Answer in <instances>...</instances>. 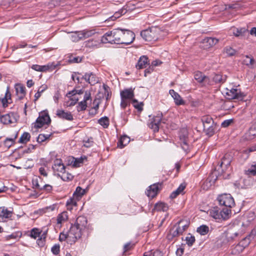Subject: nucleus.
I'll use <instances>...</instances> for the list:
<instances>
[{
  "label": "nucleus",
  "mask_w": 256,
  "mask_h": 256,
  "mask_svg": "<svg viewBox=\"0 0 256 256\" xmlns=\"http://www.w3.org/2000/svg\"><path fill=\"white\" fill-rule=\"evenodd\" d=\"M248 214L250 216L248 217L244 216L243 222L241 224L242 228L240 231L238 230L240 227L238 224H230L225 232V236L228 240L233 239L240 234H242L245 231L246 228L250 226L252 221L254 220V216L252 214Z\"/></svg>",
  "instance_id": "obj_1"
},
{
  "label": "nucleus",
  "mask_w": 256,
  "mask_h": 256,
  "mask_svg": "<svg viewBox=\"0 0 256 256\" xmlns=\"http://www.w3.org/2000/svg\"><path fill=\"white\" fill-rule=\"evenodd\" d=\"M223 162L218 166L210 174L208 177L203 182L202 188L204 190H208L214 184L216 180H220L222 182L224 179V172L222 168Z\"/></svg>",
  "instance_id": "obj_2"
},
{
  "label": "nucleus",
  "mask_w": 256,
  "mask_h": 256,
  "mask_svg": "<svg viewBox=\"0 0 256 256\" xmlns=\"http://www.w3.org/2000/svg\"><path fill=\"white\" fill-rule=\"evenodd\" d=\"M118 32L120 34V36H118V38L120 39L118 44L128 45L132 44L135 39L134 32L130 30L118 28Z\"/></svg>",
  "instance_id": "obj_3"
},
{
  "label": "nucleus",
  "mask_w": 256,
  "mask_h": 256,
  "mask_svg": "<svg viewBox=\"0 0 256 256\" xmlns=\"http://www.w3.org/2000/svg\"><path fill=\"white\" fill-rule=\"evenodd\" d=\"M120 34L118 32V28L114 29L106 32L101 38V42L104 44H118L120 39L118 36Z\"/></svg>",
  "instance_id": "obj_4"
},
{
  "label": "nucleus",
  "mask_w": 256,
  "mask_h": 256,
  "mask_svg": "<svg viewBox=\"0 0 256 256\" xmlns=\"http://www.w3.org/2000/svg\"><path fill=\"white\" fill-rule=\"evenodd\" d=\"M76 226L81 228L86 232V235L88 236L93 230L92 226L88 224L86 218L84 216H80L77 218L74 224Z\"/></svg>",
  "instance_id": "obj_5"
},
{
  "label": "nucleus",
  "mask_w": 256,
  "mask_h": 256,
  "mask_svg": "<svg viewBox=\"0 0 256 256\" xmlns=\"http://www.w3.org/2000/svg\"><path fill=\"white\" fill-rule=\"evenodd\" d=\"M158 33L156 28H149L142 30L140 36L145 41L152 42L158 39Z\"/></svg>",
  "instance_id": "obj_6"
},
{
  "label": "nucleus",
  "mask_w": 256,
  "mask_h": 256,
  "mask_svg": "<svg viewBox=\"0 0 256 256\" xmlns=\"http://www.w3.org/2000/svg\"><path fill=\"white\" fill-rule=\"evenodd\" d=\"M69 238H72V242L74 243L76 240L80 238L82 235L86 234V232L75 224L71 226L68 231Z\"/></svg>",
  "instance_id": "obj_7"
},
{
  "label": "nucleus",
  "mask_w": 256,
  "mask_h": 256,
  "mask_svg": "<svg viewBox=\"0 0 256 256\" xmlns=\"http://www.w3.org/2000/svg\"><path fill=\"white\" fill-rule=\"evenodd\" d=\"M51 120L48 112H41L39 116L36 120L34 124V128H40L44 124H48L50 123Z\"/></svg>",
  "instance_id": "obj_8"
},
{
  "label": "nucleus",
  "mask_w": 256,
  "mask_h": 256,
  "mask_svg": "<svg viewBox=\"0 0 256 256\" xmlns=\"http://www.w3.org/2000/svg\"><path fill=\"white\" fill-rule=\"evenodd\" d=\"M162 117V113L158 112L156 115L154 116L150 120V122L148 124V126L151 129L153 130L154 132H157L158 131Z\"/></svg>",
  "instance_id": "obj_9"
},
{
  "label": "nucleus",
  "mask_w": 256,
  "mask_h": 256,
  "mask_svg": "<svg viewBox=\"0 0 256 256\" xmlns=\"http://www.w3.org/2000/svg\"><path fill=\"white\" fill-rule=\"evenodd\" d=\"M226 98L229 100L232 99L242 100L244 98V94L241 93L236 88L229 89L226 88Z\"/></svg>",
  "instance_id": "obj_10"
},
{
  "label": "nucleus",
  "mask_w": 256,
  "mask_h": 256,
  "mask_svg": "<svg viewBox=\"0 0 256 256\" xmlns=\"http://www.w3.org/2000/svg\"><path fill=\"white\" fill-rule=\"evenodd\" d=\"M223 213H224V208L220 210L217 206L214 207L210 210V215L218 222H222L224 220Z\"/></svg>",
  "instance_id": "obj_11"
},
{
  "label": "nucleus",
  "mask_w": 256,
  "mask_h": 256,
  "mask_svg": "<svg viewBox=\"0 0 256 256\" xmlns=\"http://www.w3.org/2000/svg\"><path fill=\"white\" fill-rule=\"evenodd\" d=\"M179 136L181 140V145L182 148L186 150L188 149V145L187 143V140L188 138V131L186 128L180 129Z\"/></svg>",
  "instance_id": "obj_12"
},
{
  "label": "nucleus",
  "mask_w": 256,
  "mask_h": 256,
  "mask_svg": "<svg viewBox=\"0 0 256 256\" xmlns=\"http://www.w3.org/2000/svg\"><path fill=\"white\" fill-rule=\"evenodd\" d=\"M183 229H180L178 225L174 224L170 230L166 238L169 240H172L174 238L182 234Z\"/></svg>",
  "instance_id": "obj_13"
},
{
  "label": "nucleus",
  "mask_w": 256,
  "mask_h": 256,
  "mask_svg": "<svg viewBox=\"0 0 256 256\" xmlns=\"http://www.w3.org/2000/svg\"><path fill=\"white\" fill-rule=\"evenodd\" d=\"M160 184L159 183H156L150 185L146 192V194L150 198H154L157 195L158 191L160 190Z\"/></svg>",
  "instance_id": "obj_14"
},
{
  "label": "nucleus",
  "mask_w": 256,
  "mask_h": 256,
  "mask_svg": "<svg viewBox=\"0 0 256 256\" xmlns=\"http://www.w3.org/2000/svg\"><path fill=\"white\" fill-rule=\"evenodd\" d=\"M134 88H130L124 89L120 92V98L124 100H131L134 96Z\"/></svg>",
  "instance_id": "obj_15"
},
{
  "label": "nucleus",
  "mask_w": 256,
  "mask_h": 256,
  "mask_svg": "<svg viewBox=\"0 0 256 256\" xmlns=\"http://www.w3.org/2000/svg\"><path fill=\"white\" fill-rule=\"evenodd\" d=\"M1 100V104L2 108H6L8 106V104L12 103V94L10 92V87L8 86L4 96V98H0Z\"/></svg>",
  "instance_id": "obj_16"
},
{
  "label": "nucleus",
  "mask_w": 256,
  "mask_h": 256,
  "mask_svg": "<svg viewBox=\"0 0 256 256\" xmlns=\"http://www.w3.org/2000/svg\"><path fill=\"white\" fill-rule=\"evenodd\" d=\"M15 118L14 114L12 112L6 114L4 115H0V121L4 124H8L14 122Z\"/></svg>",
  "instance_id": "obj_17"
},
{
  "label": "nucleus",
  "mask_w": 256,
  "mask_h": 256,
  "mask_svg": "<svg viewBox=\"0 0 256 256\" xmlns=\"http://www.w3.org/2000/svg\"><path fill=\"white\" fill-rule=\"evenodd\" d=\"M56 116L60 118L68 120H72L74 118L71 112H65L64 110L58 109L56 110Z\"/></svg>",
  "instance_id": "obj_18"
},
{
  "label": "nucleus",
  "mask_w": 256,
  "mask_h": 256,
  "mask_svg": "<svg viewBox=\"0 0 256 256\" xmlns=\"http://www.w3.org/2000/svg\"><path fill=\"white\" fill-rule=\"evenodd\" d=\"M256 235V230H252L250 234L244 238L240 242L242 246L244 248L248 246L252 239L254 238Z\"/></svg>",
  "instance_id": "obj_19"
},
{
  "label": "nucleus",
  "mask_w": 256,
  "mask_h": 256,
  "mask_svg": "<svg viewBox=\"0 0 256 256\" xmlns=\"http://www.w3.org/2000/svg\"><path fill=\"white\" fill-rule=\"evenodd\" d=\"M14 88L18 100L23 99L26 96L25 87L20 84H16Z\"/></svg>",
  "instance_id": "obj_20"
},
{
  "label": "nucleus",
  "mask_w": 256,
  "mask_h": 256,
  "mask_svg": "<svg viewBox=\"0 0 256 256\" xmlns=\"http://www.w3.org/2000/svg\"><path fill=\"white\" fill-rule=\"evenodd\" d=\"M82 78L85 80L86 82H88L91 85H94L98 83V78L92 72L86 74L82 76Z\"/></svg>",
  "instance_id": "obj_21"
},
{
  "label": "nucleus",
  "mask_w": 256,
  "mask_h": 256,
  "mask_svg": "<svg viewBox=\"0 0 256 256\" xmlns=\"http://www.w3.org/2000/svg\"><path fill=\"white\" fill-rule=\"evenodd\" d=\"M52 168L54 172L56 171L62 173L64 172L66 168L61 159H56L54 161V164L52 166Z\"/></svg>",
  "instance_id": "obj_22"
},
{
  "label": "nucleus",
  "mask_w": 256,
  "mask_h": 256,
  "mask_svg": "<svg viewBox=\"0 0 256 256\" xmlns=\"http://www.w3.org/2000/svg\"><path fill=\"white\" fill-rule=\"evenodd\" d=\"M128 6L127 5L124 6L120 9L116 11L114 15L110 18L112 20H114L126 14L128 11Z\"/></svg>",
  "instance_id": "obj_23"
},
{
  "label": "nucleus",
  "mask_w": 256,
  "mask_h": 256,
  "mask_svg": "<svg viewBox=\"0 0 256 256\" xmlns=\"http://www.w3.org/2000/svg\"><path fill=\"white\" fill-rule=\"evenodd\" d=\"M170 94L172 96L174 100V102L176 105L180 106L184 104V102L181 96L178 93L176 92L174 90H170Z\"/></svg>",
  "instance_id": "obj_24"
},
{
  "label": "nucleus",
  "mask_w": 256,
  "mask_h": 256,
  "mask_svg": "<svg viewBox=\"0 0 256 256\" xmlns=\"http://www.w3.org/2000/svg\"><path fill=\"white\" fill-rule=\"evenodd\" d=\"M148 63V58L146 56H143L140 57L138 63L136 65V68L138 69H142L146 68Z\"/></svg>",
  "instance_id": "obj_25"
},
{
  "label": "nucleus",
  "mask_w": 256,
  "mask_h": 256,
  "mask_svg": "<svg viewBox=\"0 0 256 256\" xmlns=\"http://www.w3.org/2000/svg\"><path fill=\"white\" fill-rule=\"evenodd\" d=\"M12 212L4 206L0 207V218L2 220L8 218L12 216Z\"/></svg>",
  "instance_id": "obj_26"
},
{
  "label": "nucleus",
  "mask_w": 256,
  "mask_h": 256,
  "mask_svg": "<svg viewBox=\"0 0 256 256\" xmlns=\"http://www.w3.org/2000/svg\"><path fill=\"white\" fill-rule=\"evenodd\" d=\"M235 205L234 198L230 194H225V207L232 208Z\"/></svg>",
  "instance_id": "obj_27"
},
{
  "label": "nucleus",
  "mask_w": 256,
  "mask_h": 256,
  "mask_svg": "<svg viewBox=\"0 0 256 256\" xmlns=\"http://www.w3.org/2000/svg\"><path fill=\"white\" fill-rule=\"evenodd\" d=\"M51 68V66L50 64L44 65V66H40L38 64H33L31 68L37 72H46L49 70Z\"/></svg>",
  "instance_id": "obj_28"
},
{
  "label": "nucleus",
  "mask_w": 256,
  "mask_h": 256,
  "mask_svg": "<svg viewBox=\"0 0 256 256\" xmlns=\"http://www.w3.org/2000/svg\"><path fill=\"white\" fill-rule=\"evenodd\" d=\"M130 141V138L126 136H122L118 142V146L120 148H123Z\"/></svg>",
  "instance_id": "obj_29"
},
{
  "label": "nucleus",
  "mask_w": 256,
  "mask_h": 256,
  "mask_svg": "<svg viewBox=\"0 0 256 256\" xmlns=\"http://www.w3.org/2000/svg\"><path fill=\"white\" fill-rule=\"evenodd\" d=\"M186 185L184 184H182L176 190L174 191L170 194V198H176L179 194L184 191Z\"/></svg>",
  "instance_id": "obj_30"
},
{
  "label": "nucleus",
  "mask_w": 256,
  "mask_h": 256,
  "mask_svg": "<svg viewBox=\"0 0 256 256\" xmlns=\"http://www.w3.org/2000/svg\"><path fill=\"white\" fill-rule=\"evenodd\" d=\"M202 122L203 124V127L206 126H210L214 124V122L212 118L209 116H205L202 117Z\"/></svg>",
  "instance_id": "obj_31"
},
{
  "label": "nucleus",
  "mask_w": 256,
  "mask_h": 256,
  "mask_svg": "<svg viewBox=\"0 0 256 256\" xmlns=\"http://www.w3.org/2000/svg\"><path fill=\"white\" fill-rule=\"evenodd\" d=\"M59 240L60 242H63L66 240L68 244H72L73 242H72L71 238H69V233L60 232L59 236Z\"/></svg>",
  "instance_id": "obj_32"
},
{
  "label": "nucleus",
  "mask_w": 256,
  "mask_h": 256,
  "mask_svg": "<svg viewBox=\"0 0 256 256\" xmlns=\"http://www.w3.org/2000/svg\"><path fill=\"white\" fill-rule=\"evenodd\" d=\"M29 232L30 234H28V236L34 239H36L37 238L40 237L42 230L39 228H32Z\"/></svg>",
  "instance_id": "obj_33"
},
{
  "label": "nucleus",
  "mask_w": 256,
  "mask_h": 256,
  "mask_svg": "<svg viewBox=\"0 0 256 256\" xmlns=\"http://www.w3.org/2000/svg\"><path fill=\"white\" fill-rule=\"evenodd\" d=\"M218 40L212 38H206L203 40V43L206 44V47H210L216 44L218 42Z\"/></svg>",
  "instance_id": "obj_34"
},
{
  "label": "nucleus",
  "mask_w": 256,
  "mask_h": 256,
  "mask_svg": "<svg viewBox=\"0 0 256 256\" xmlns=\"http://www.w3.org/2000/svg\"><path fill=\"white\" fill-rule=\"evenodd\" d=\"M154 210L156 211L166 212L168 210V206L164 202H158L154 206Z\"/></svg>",
  "instance_id": "obj_35"
},
{
  "label": "nucleus",
  "mask_w": 256,
  "mask_h": 256,
  "mask_svg": "<svg viewBox=\"0 0 256 256\" xmlns=\"http://www.w3.org/2000/svg\"><path fill=\"white\" fill-rule=\"evenodd\" d=\"M98 123L104 128H106L110 124L109 118L106 116L102 117L98 120Z\"/></svg>",
  "instance_id": "obj_36"
},
{
  "label": "nucleus",
  "mask_w": 256,
  "mask_h": 256,
  "mask_svg": "<svg viewBox=\"0 0 256 256\" xmlns=\"http://www.w3.org/2000/svg\"><path fill=\"white\" fill-rule=\"evenodd\" d=\"M68 218V212H63L57 216V223L62 224L66 222Z\"/></svg>",
  "instance_id": "obj_37"
},
{
  "label": "nucleus",
  "mask_w": 256,
  "mask_h": 256,
  "mask_svg": "<svg viewBox=\"0 0 256 256\" xmlns=\"http://www.w3.org/2000/svg\"><path fill=\"white\" fill-rule=\"evenodd\" d=\"M30 135L28 132H24L20 137L18 142L21 144H26L30 140Z\"/></svg>",
  "instance_id": "obj_38"
},
{
  "label": "nucleus",
  "mask_w": 256,
  "mask_h": 256,
  "mask_svg": "<svg viewBox=\"0 0 256 256\" xmlns=\"http://www.w3.org/2000/svg\"><path fill=\"white\" fill-rule=\"evenodd\" d=\"M18 136V134H16L13 138H6L4 141V145L7 148H10L12 145L14 144L16 139Z\"/></svg>",
  "instance_id": "obj_39"
},
{
  "label": "nucleus",
  "mask_w": 256,
  "mask_h": 256,
  "mask_svg": "<svg viewBox=\"0 0 256 256\" xmlns=\"http://www.w3.org/2000/svg\"><path fill=\"white\" fill-rule=\"evenodd\" d=\"M194 78L198 82L201 83L208 78L202 74V72L198 71L194 73Z\"/></svg>",
  "instance_id": "obj_40"
},
{
  "label": "nucleus",
  "mask_w": 256,
  "mask_h": 256,
  "mask_svg": "<svg viewBox=\"0 0 256 256\" xmlns=\"http://www.w3.org/2000/svg\"><path fill=\"white\" fill-rule=\"evenodd\" d=\"M234 34L236 36H239L242 35H244L246 34H249L248 30L245 28H241L240 29H236L234 28L233 29Z\"/></svg>",
  "instance_id": "obj_41"
},
{
  "label": "nucleus",
  "mask_w": 256,
  "mask_h": 256,
  "mask_svg": "<svg viewBox=\"0 0 256 256\" xmlns=\"http://www.w3.org/2000/svg\"><path fill=\"white\" fill-rule=\"evenodd\" d=\"M244 250V248L239 243V244H237L232 248L231 253L234 255H238L240 254Z\"/></svg>",
  "instance_id": "obj_42"
},
{
  "label": "nucleus",
  "mask_w": 256,
  "mask_h": 256,
  "mask_svg": "<svg viewBox=\"0 0 256 256\" xmlns=\"http://www.w3.org/2000/svg\"><path fill=\"white\" fill-rule=\"evenodd\" d=\"M204 130L206 132V134L209 136H212L214 132V124L210 126H206V127L204 128Z\"/></svg>",
  "instance_id": "obj_43"
},
{
  "label": "nucleus",
  "mask_w": 256,
  "mask_h": 256,
  "mask_svg": "<svg viewBox=\"0 0 256 256\" xmlns=\"http://www.w3.org/2000/svg\"><path fill=\"white\" fill-rule=\"evenodd\" d=\"M196 231L201 235L204 236L208 233L209 231V228L206 225H202L198 228Z\"/></svg>",
  "instance_id": "obj_44"
},
{
  "label": "nucleus",
  "mask_w": 256,
  "mask_h": 256,
  "mask_svg": "<svg viewBox=\"0 0 256 256\" xmlns=\"http://www.w3.org/2000/svg\"><path fill=\"white\" fill-rule=\"evenodd\" d=\"M247 135L250 139L256 137V123L250 128Z\"/></svg>",
  "instance_id": "obj_45"
},
{
  "label": "nucleus",
  "mask_w": 256,
  "mask_h": 256,
  "mask_svg": "<svg viewBox=\"0 0 256 256\" xmlns=\"http://www.w3.org/2000/svg\"><path fill=\"white\" fill-rule=\"evenodd\" d=\"M58 176H60L61 178L64 181H68L72 180L74 178L72 174L68 172H66V170L64 171V172H62V173L61 176H60V174H58Z\"/></svg>",
  "instance_id": "obj_46"
},
{
  "label": "nucleus",
  "mask_w": 256,
  "mask_h": 256,
  "mask_svg": "<svg viewBox=\"0 0 256 256\" xmlns=\"http://www.w3.org/2000/svg\"><path fill=\"white\" fill-rule=\"evenodd\" d=\"M69 100L67 102V106H74L78 102V98L75 96H67Z\"/></svg>",
  "instance_id": "obj_47"
},
{
  "label": "nucleus",
  "mask_w": 256,
  "mask_h": 256,
  "mask_svg": "<svg viewBox=\"0 0 256 256\" xmlns=\"http://www.w3.org/2000/svg\"><path fill=\"white\" fill-rule=\"evenodd\" d=\"M86 191L80 186H78L74 193V196L78 198H81L84 194Z\"/></svg>",
  "instance_id": "obj_48"
},
{
  "label": "nucleus",
  "mask_w": 256,
  "mask_h": 256,
  "mask_svg": "<svg viewBox=\"0 0 256 256\" xmlns=\"http://www.w3.org/2000/svg\"><path fill=\"white\" fill-rule=\"evenodd\" d=\"M84 92V90L80 89V90H76L74 89L71 91H70L66 94V96H73L76 94H81Z\"/></svg>",
  "instance_id": "obj_49"
},
{
  "label": "nucleus",
  "mask_w": 256,
  "mask_h": 256,
  "mask_svg": "<svg viewBox=\"0 0 256 256\" xmlns=\"http://www.w3.org/2000/svg\"><path fill=\"white\" fill-rule=\"evenodd\" d=\"M83 162V158H72V164L74 167H80V164Z\"/></svg>",
  "instance_id": "obj_50"
},
{
  "label": "nucleus",
  "mask_w": 256,
  "mask_h": 256,
  "mask_svg": "<svg viewBox=\"0 0 256 256\" xmlns=\"http://www.w3.org/2000/svg\"><path fill=\"white\" fill-rule=\"evenodd\" d=\"M144 256H162V254L160 251L158 250H150L148 252H146Z\"/></svg>",
  "instance_id": "obj_51"
},
{
  "label": "nucleus",
  "mask_w": 256,
  "mask_h": 256,
  "mask_svg": "<svg viewBox=\"0 0 256 256\" xmlns=\"http://www.w3.org/2000/svg\"><path fill=\"white\" fill-rule=\"evenodd\" d=\"M144 256H162V254L160 251L158 250H150L148 252H146Z\"/></svg>",
  "instance_id": "obj_52"
},
{
  "label": "nucleus",
  "mask_w": 256,
  "mask_h": 256,
  "mask_svg": "<svg viewBox=\"0 0 256 256\" xmlns=\"http://www.w3.org/2000/svg\"><path fill=\"white\" fill-rule=\"evenodd\" d=\"M52 134H40L37 138V142L38 143H41L44 142L46 140L48 139Z\"/></svg>",
  "instance_id": "obj_53"
},
{
  "label": "nucleus",
  "mask_w": 256,
  "mask_h": 256,
  "mask_svg": "<svg viewBox=\"0 0 256 256\" xmlns=\"http://www.w3.org/2000/svg\"><path fill=\"white\" fill-rule=\"evenodd\" d=\"M254 62L253 58L246 56L243 60V64L248 66H252L254 64Z\"/></svg>",
  "instance_id": "obj_54"
},
{
  "label": "nucleus",
  "mask_w": 256,
  "mask_h": 256,
  "mask_svg": "<svg viewBox=\"0 0 256 256\" xmlns=\"http://www.w3.org/2000/svg\"><path fill=\"white\" fill-rule=\"evenodd\" d=\"M88 103L81 101L79 102L76 106V110L78 112L85 110L87 108Z\"/></svg>",
  "instance_id": "obj_55"
},
{
  "label": "nucleus",
  "mask_w": 256,
  "mask_h": 256,
  "mask_svg": "<svg viewBox=\"0 0 256 256\" xmlns=\"http://www.w3.org/2000/svg\"><path fill=\"white\" fill-rule=\"evenodd\" d=\"M47 88L46 86H42L38 90V92L34 94V100H37L40 96L41 94Z\"/></svg>",
  "instance_id": "obj_56"
},
{
  "label": "nucleus",
  "mask_w": 256,
  "mask_h": 256,
  "mask_svg": "<svg viewBox=\"0 0 256 256\" xmlns=\"http://www.w3.org/2000/svg\"><path fill=\"white\" fill-rule=\"evenodd\" d=\"M176 225H178V227L180 229H183L182 232L188 228V224L187 222H186L184 220H180L178 222H177Z\"/></svg>",
  "instance_id": "obj_57"
},
{
  "label": "nucleus",
  "mask_w": 256,
  "mask_h": 256,
  "mask_svg": "<svg viewBox=\"0 0 256 256\" xmlns=\"http://www.w3.org/2000/svg\"><path fill=\"white\" fill-rule=\"evenodd\" d=\"M22 236V233L20 232H14L12 234L6 237L7 240L10 239H16L17 238H20Z\"/></svg>",
  "instance_id": "obj_58"
},
{
  "label": "nucleus",
  "mask_w": 256,
  "mask_h": 256,
  "mask_svg": "<svg viewBox=\"0 0 256 256\" xmlns=\"http://www.w3.org/2000/svg\"><path fill=\"white\" fill-rule=\"evenodd\" d=\"M186 240L188 246H192L195 242V238L194 236L189 234V236L186 238Z\"/></svg>",
  "instance_id": "obj_59"
},
{
  "label": "nucleus",
  "mask_w": 256,
  "mask_h": 256,
  "mask_svg": "<svg viewBox=\"0 0 256 256\" xmlns=\"http://www.w3.org/2000/svg\"><path fill=\"white\" fill-rule=\"evenodd\" d=\"M246 174L252 176L256 175V164L252 165L251 167L246 171Z\"/></svg>",
  "instance_id": "obj_60"
},
{
  "label": "nucleus",
  "mask_w": 256,
  "mask_h": 256,
  "mask_svg": "<svg viewBox=\"0 0 256 256\" xmlns=\"http://www.w3.org/2000/svg\"><path fill=\"white\" fill-rule=\"evenodd\" d=\"M120 100H120V108L122 110H124L127 106L130 105V102H129V100H124L123 98H120Z\"/></svg>",
  "instance_id": "obj_61"
},
{
  "label": "nucleus",
  "mask_w": 256,
  "mask_h": 256,
  "mask_svg": "<svg viewBox=\"0 0 256 256\" xmlns=\"http://www.w3.org/2000/svg\"><path fill=\"white\" fill-rule=\"evenodd\" d=\"M89 100H92L91 93L90 91L86 90L84 92V100L82 101L86 103H87V102Z\"/></svg>",
  "instance_id": "obj_62"
},
{
  "label": "nucleus",
  "mask_w": 256,
  "mask_h": 256,
  "mask_svg": "<svg viewBox=\"0 0 256 256\" xmlns=\"http://www.w3.org/2000/svg\"><path fill=\"white\" fill-rule=\"evenodd\" d=\"M134 244L131 242H129L124 244V246L123 253L125 254L126 252L131 250L133 248Z\"/></svg>",
  "instance_id": "obj_63"
},
{
  "label": "nucleus",
  "mask_w": 256,
  "mask_h": 256,
  "mask_svg": "<svg viewBox=\"0 0 256 256\" xmlns=\"http://www.w3.org/2000/svg\"><path fill=\"white\" fill-rule=\"evenodd\" d=\"M84 30L86 38L92 36L95 34L94 30Z\"/></svg>",
  "instance_id": "obj_64"
}]
</instances>
